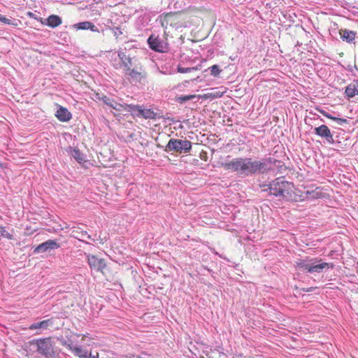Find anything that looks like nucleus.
I'll return each instance as SVG.
<instances>
[{
  "label": "nucleus",
  "instance_id": "1a4fd4ad",
  "mask_svg": "<svg viewBox=\"0 0 358 358\" xmlns=\"http://www.w3.org/2000/svg\"><path fill=\"white\" fill-rule=\"evenodd\" d=\"M134 81L141 82L147 77V73L141 64L134 66L131 70L125 71Z\"/></svg>",
  "mask_w": 358,
  "mask_h": 358
},
{
  "label": "nucleus",
  "instance_id": "a878e982",
  "mask_svg": "<svg viewBox=\"0 0 358 358\" xmlns=\"http://www.w3.org/2000/svg\"><path fill=\"white\" fill-rule=\"evenodd\" d=\"M197 67H182L181 66L178 65L177 66V71L180 73H189L194 71L197 70Z\"/></svg>",
  "mask_w": 358,
  "mask_h": 358
},
{
  "label": "nucleus",
  "instance_id": "58836bf2",
  "mask_svg": "<svg viewBox=\"0 0 358 358\" xmlns=\"http://www.w3.org/2000/svg\"><path fill=\"white\" fill-rule=\"evenodd\" d=\"M28 15L30 17H32V18H34V19H36V15L31 12H29L28 13Z\"/></svg>",
  "mask_w": 358,
  "mask_h": 358
},
{
  "label": "nucleus",
  "instance_id": "dca6fc26",
  "mask_svg": "<svg viewBox=\"0 0 358 358\" xmlns=\"http://www.w3.org/2000/svg\"><path fill=\"white\" fill-rule=\"evenodd\" d=\"M103 103L106 105L111 107L112 108H113L117 111H121L122 110H126V106L127 105V104L123 105V104L119 103L116 101L109 98L108 96H107L106 99H103Z\"/></svg>",
  "mask_w": 358,
  "mask_h": 358
},
{
  "label": "nucleus",
  "instance_id": "4be33fe9",
  "mask_svg": "<svg viewBox=\"0 0 358 358\" xmlns=\"http://www.w3.org/2000/svg\"><path fill=\"white\" fill-rule=\"evenodd\" d=\"M71 352L80 358H87L88 351L82 346H74Z\"/></svg>",
  "mask_w": 358,
  "mask_h": 358
},
{
  "label": "nucleus",
  "instance_id": "39448f33",
  "mask_svg": "<svg viewBox=\"0 0 358 358\" xmlns=\"http://www.w3.org/2000/svg\"><path fill=\"white\" fill-rule=\"evenodd\" d=\"M192 150V142L188 140L171 138L166 144L164 151L188 153Z\"/></svg>",
  "mask_w": 358,
  "mask_h": 358
},
{
  "label": "nucleus",
  "instance_id": "2eb2a0df",
  "mask_svg": "<svg viewBox=\"0 0 358 358\" xmlns=\"http://www.w3.org/2000/svg\"><path fill=\"white\" fill-rule=\"evenodd\" d=\"M345 94L348 98L358 95V80H353L345 88Z\"/></svg>",
  "mask_w": 358,
  "mask_h": 358
},
{
  "label": "nucleus",
  "instance_id": "7c9ffc66",
  "mask_svg": "<svg viewBox=\"0 0 358 358\" xmlns=\"http://www.w3.org/2000/svg\"><path fill=\"white\" fill-rule=\"evenodd\" d=\"M58 340L60 341L61 344L63 346L68 348L71 351L72 350V348L74 347L72 345V343H69L67 341L64 339L62 337L61 338H58Z\"/></svg>",
  "mask_w": 358,
  "mask_h": 358
},
{
  "label": "nucleus",
  "instance_id": "cd10ccee",
  "mask_svg": "<svg viewBox=\"0 0 358 358\" xmlns=\"http://www.w3.org/2000/svg\"><path fill=\"white\" fill-rule=\"evenodd\" d=\"M0 237L6 238L8 240H12L13 238V234L6 231L4 227H0Z\"/></svg>",
  "mask_w": 358,
  "mask_h": 358
},
{
  "label": "nucleus",
  "instance_id": "423d86ee",
  "mask_svg": "<svg viewBox=\"0 0 358 358\" xmlns=\"http://www.w3.org/2000/svg\"><path fill=\"white\" fill-rule=\"evenodd\" d=\"M126 111L131 113L134 116L143 117L145 119L155 120L160 117L159 114L154 112L152 110L143 108V106L139 105H127Z\"/></svg>",
  "mask_w": 358,
  "mask_h": 358
},
{
  "label": "nucleus",
  "instance_id": "f03ea898",
  "mask_svg": "<svg viewBox=\"0 0 358 358\" xmlns=\"http://www.w3.org/2000/svg\"><path fill=\"white\" fill-rule=\"evenodd\" d=\"M259 186L264 188L263 192H268L269 195L284 199L286 194L292 192L293 183L285 180L283 178H277L268 184H262Z\"/></svg>",
  "mask_w": 358,
  "mask_h": 358
},
{
  "label": "nucleus",
  "instance_id": "473e14b6",
  "mask_svg": "<svg viewBox=\"0 0 358 358\" xmlns=\"http://www.w3.org/2000/svg\"><path fill=\"white\" fill-rule=\"evenodd\" d=\"M76 231L80 234L81 238H87L89 240H93L90 235H87L86 231Z\"/></svg>",
  "mask_w": 358,
  "mask_h": 358
},
{
  "label": "nucleus",
  "instance_id": "72a5a7b5",
  "mask_svg": "<svg viewBox=\"0 0 358 358\" xmlns=\"http://www.w3.org/2000/svg\"><path fill=\"white\" fill-rule=\"evenodd\" d=\"M95 98L98 100L102 101L103 102V99H106L107 96L104 95L103 93H96Z\"/></svg>",
  "mask_w": 358,
  "mask_h": 358
},
{
  "label": "nucleus",
  "instance_id": "f8f14e48",
  "mask_svg": "<svg viewBox=\"0 0 358 358\" xmlns=\"http://www.w3.org/2000/svg\"><path fill=\"white\" fill-rule=\"evenodd\" d=\"M314 133L318 136L325 138L329 143H334L333 135L329 127L325 124H322L320 127H315L314 129Z\"/></svg>",
  "mask_w": 358,
  "mask_h": 358
},
{
  "label": "nucleus",
  "instance_id": "412c9836",
  "mask_svg": "<svg viewBox=\"0 0 358 358\" xmlns=\"http://www.w3.org/2000/svg\"><path fill=\"white\" fill-rule=\"evenodd\" d=\"M72 157L79 163L82 164L85 162V155L77 148H71Z\"/></svg>",
  "mask_w": 358,
  "mask_h": 358
},
{
  "label": "nucleus",
  "instance_id": "bb28decb",
  "mask_svg": "<svg viewBox=\"0 0 358 358\" xmlns=\"http://www.w3.org/2000/svg\"><path fill=\"white\" fill-rule=\"evenodd\" d=\"M208 69L210 70V74L214 77H218L222 70L220 69V66L217 64H215L210 66Z\"/></svg>",
  "mask_w": 358,
  "mask_h": 358
},
{
  "label": "nucleus",
  "instance_id": "7ed1b4c3",
  "mask_svg": "<svg viewBox=\"0 0 358 358\" xmlns=\"http://www.w3.org/2000/svg\"><path fill=\"white\" fill-rule=\"evenodd\" d=\"M296 267L301 271H306L308 273H323L329 270V268H334L332 263H327L322 262L321 259H311L309 260H300L296 262Z\"/></svg>",
  "mask_w": 358,
  "mask_h": 358
},
{
  "label": "nucleus",
  "instance_id": "9d476101",
  "mask_svg": "<svg viewBox=\"0 0 358 358\" xmlns=\"http://www.w3.org/2000/svg\"><path fill=\"white\" fill-rule=\"evenodd\" d=\"M60 247L59 243L55 240L49 239L47 241L39 244L34 250V253L38 254L52 250L57 249Z\"/></svg>",
  "mask_w": 358,
  "mask_h": 358
},
{
  "label": "nucleus",
  "instance_id": "5701e85b",
  "mask_svg": "<svg viewBox=\"0 0 358 358\" xmlns=\"http://www.w3.org/2000/svg\"><path fill=\"white\" fill-rule=\"evenodd\" d=\"M0 22H1L4 24H8L13 27H17L20 24V20L13 17L7 18L5 16H3L2 15H0Z\"/></svg>",
  "mask_w": 358,
  "mask_h": 358
},
{
  "label": "nucleus",
  "instance_id": "c9c22d12",
  "mask_svg": "<svg viewBox=\"0 0 358 358\" xmlns=\"http://www.w3.org/2000/svg\"><path fill=\"white\" fill-rule=\"evenodd\" d=\"M89 29L94 32H99V29L92 23L90 22V27H89Z\"/></svg>",
  "mask_w": 358,
  "mask_h": 358
},
{
  "label": "nucleus",
  "instance_id": "ddd939ff",
  "mask_svg": "<svg viewBox=\"0 0 358 358\" xmlns=\"http://www.w3.org/2000/svg\"><path fill=\"white\" fill-rule=\"evenodd\" d=\"M41 21L42 24H46L51 28H56L62 22V18L57 15H51L45 19L44 22L42 20Z\"/></svg>",
  "mask_w": 358,
  "mask_h": 358
},
{
  "label": "nucleus",
  "instance_id": "c85d7f7f",
  "mask_svg": "<svg viewBox=\"0 0 358 358\" xmlns=\"http://www.w3.org/2000/svg\"><path fill=\"white\" fill-rule=\"evenodd\" d=\"M274 166L278 170V171L280 173H284L287 170V167L285 165V163L282 161L279 160V164H275Z\"/></svg>",
  "mask_w": 358,
  "mask_h": 358
},
{
  "label": "nucleus",
  "instance_id": "a211bd4d",
  "mask_svg": "<svg viewBox=\"0 0 358 358\" xmlns=\"http://www.w3.org/2000/svg\"><path fill=\"white\" fill-rule=\"evenodd\" d=\"M306 198L310 200L317 199L322 197V192L321 191L320 187H317L313 190L309 191L307 190L305 192Z\"/></svg>",
  "mask_w": 358,
  "mask_h": 358
},
{
  "label": "nucleus",
  "instance_id": "0eeeda50",
  "mask_svg": "<svg viewBox=\"0 0 358 358\" xmlns=\"http://www.w3.org/2000/svg\"><path fill=\"white\" fill-rule=\"evenodd\" d=\"M87 260L91 271L100 272L102 274L105 273V269L107 266L105 259L99 258L96 255L88 254L87 255Z\"/></svg>",
  "mask_w": 358,
  "mask_h": 358
},
{
  "label": "nucleus",
  "instance_id": "b1692460",
  "mask_svg": "<svg viewBox=\"0 0 358 358\" xmlns=\"http://www.w3.org/2000/svg\"><path fill=\"white\" fill-rule=\"evenodd\" d=\"M196 94H189V95H181L179 96H176L175 100L176 102L182 104L185 103L186 101L192 100L193 99L196 98Z\"/></svg>",
  "mask_w": 358,
  "mask_h": 358
},
{
  "label": "nucleus",
  "instance_id": "20e7f679",
  "mask_svg": "<svg viewBox=\"0 0 358 358\" xmlns=\"http://www.w3.org/2000/svg\"><path fill=\"white\" fill-rule=\"evenodd\" d=\"M31 345L36 347V352L45 358H60L59 353L55 350V343L50 337L34 339L29 341Z\"/></svg>",
  "mask_w": 358,
  "mask_h": 358
},
{
  "label": "nucleus",
  "instance_id": "2f4dec72",
  "mask_svg": "<svg viewBox=\"0 0 358 358\" xmlns=\"http://www.w3.org/2000/svg\"><path fill=\"white\" fill-rule=\"evenodd\" d=\"M332 120L336 121L340 125H342L343 124L347 122V120L346 119L336 117H333Z\"/></svg>",
  "mask_w": 358,
  "mask_h": 358
},
{
  "label": "nucleus",
  "instance_id": "a19ab883",
  "mask_svg": "<svg viewBox=\"0 0 358 358\" xmlns=\"http://www.w3.org/2000/svg\"><path fill=\"white\" fill-rule=\"evenodd\" d=\"M1 166V163L0 162V167Z\"/></svg>",
  "mask_w": 358,
  "mask_h": 358
},
{
  "label": "nucleus",
  "instance_id": "6ab92c4d",
  "mask_svg": "<svg viewBox=\"0 0 358 358\" xmlns=\"http://www.w3.org/2000/svg\"><path fill=\"white\" fill-rule=\"evenodd\" d=\"M173 16V15L171 13L161 15L157 18V22H159L162 27L167 29V27L169 24V22Z\"/></svg>",
  "mask_w": 358,
  "mask_h": 358
},
{
  "label": "nucleus",
  "instance_id": "6e6552de",
  "mask_svg": "<svg viewBox=\"0 0 358 358\" xmlns=\"http://www.w3.org/2000/svg\"><path fill=\"white\" fill-rule=\"evenodd\" d=\"M148 43L150 49L159 52H166L169 50L168 43L159 36L151 35L148 39Z\"/></svg>",
  "mask_w": 358,
  "mask_h": 358
},
{
  "label": "nucleus",
  "instance_id": "393cba45",
  "mask_svg": "<svg viewBox=\"0 0 358 358\" xmlns=\"http://www.w3.org/2000/svg\"><path fill=\"white\" fill-rule=\"evenodd\" d=\"M73 27H75L77 29H89V27H90V21H85L82 22H79L77 24H73Z\"/></svg>",
  "mask_w": 358,
  "mask_h": 358
},
{
  "label": "nucleus",
  "instance_id": "4c0bfd02",
  "mask_svg": "<svg viewBox=\"0 0 358 358\" xmlns=\"http://www.w3.org/2000/svg\"><path fill=\"white\" fill-rule=\"evenodd\" d=\"M314 289H315V287H308V288H306V289L303 288V290L304 292H312V291H313Z\"/></svg>",
  "mask_w": 358,
  "mask_h": 358
},
{
  "label": "nucleus",
  "instance_id": "aec40b11",
  "mask_svg": "<svg viewBox=\"0 0 358 358\" xmlns=\"http://www.w3.org/2000/svg\"><path fill=\"white\" fill-rule=\"evenodd\" d=\"M341 38L348 43H351L355 40V32L348 29L340 30Z\"/></svg>",
  "mask_w": 358,
  "mask_h": 358
},
{
  "label": "nucleus",
  "instance_id": "4468645a",
  "mask_svg": "<svg viewBox=\"0 0 358 358\" xmlns=\"http://www.w3.org/2000/svg\"><path fill=\"white\" fill-rule=\"evenodd\" d=\"M55 116L61 122H68L72 117V115L69 110L63 106L58 108Z\"/></svg>",
  "mask_w": 358,
  "mask_h": 358
},
{
  "label": "nucleus",
  "instance_id": "f257e3e1",
  "mask_svg": "<svg viewBox=\"0 0 358 358\" xmlns=\"http://www.w3.org/2000/svg\"><path fill=\"white\" fill-rule=\"evenodd\" d=\"M279 160L268 157L265 161L252 160L250 157H236L231 161L222 162L221 166L226 171L236 172L238 175L249 176L255 174L267 173L273 170L267 164L274 166Z\"/></svg>",
  "mask_w": 358,
  "mask_h": 358
},
{
  "label": "nucleus",
  "instance_id": "c756f323",
  "mask_svg": "<svg viewBox=\"0 0 358 358\" xmlns=\"http://www.w3.org/2000/svg\"><path fill=\"white\" fill-rule=\"evenodd\" d=\"M110 29L113 31L114 36L116 37V38H117L120 36H121L123 34L122 29L120 27H114Z\"/></svg>",
  "mask_w": 358,
  "mask_h": 358
},
{
  "label": "nucleus",
  "instance_id": "f704fd0d",
  "mask_svg": "<svg viewBox=\"0 0 358 358\" xmlns=\"http://www.w3.org/2000/svg\"><path fill=\"white\" fill-rule=\"evenodd\" d=\"M318 111L322 114L323 115L324 117L329 118V119H331L332 120L333 117L331 115H330L329 113H328L327 111H325L324 110H322V109H318Z\"/></svg>",
  "mask_w": 358,
  "mask_h": 358
},
{
  "label": "nucleus",
  "instance_id": "ea45409f",
  "mask_svg": "<svg viewBox=\"0 0 358 358\" xmlns=\"http://www.w3.org/2000/svg\"><path fill=\"white\" fill-rule=\"evenodd\" d=\"M208 97H217V96L212 95V93H210L209 95L207 96Z\"/></svg>",
  "mask_w": 358,
  "mask_h": 358
},
{
  "label": "nucleus",
  "instance_id": "9b49d317",
  "mask_svg": "<svg viewBox=\"0 0 358 358\" xmlns=\"http://www.w3.org/2000/svg\"><path fill=\"white\" fill-rule=\"evenodd\" d=\"M117 56L121 62L120 65L124 68L125 71L131 70V68L137 65L135 63L134 58L129 57L123 51L119 50L117 52Z\"/></svg>",
  "mask_w": 358,
  "mask_h": 358
},
{
  "label": "nucleus",
  "instance_id": "e433bc0d",
  "mask_svg": "<svg viewBox=\"0 0 358 358\" xmlns=\"http://www.w3.org/2000/svg\"><path fill=\"white\" fill-rule=\"evenodd\" d=\"M87 358H99V353L96 352L95 355L92 354L91 352H88Z\"/></svg>",
  "mask_w": 358,
  "mask_h": 358
},
{
  "label": "nucleus",
  "instance_id": "f3484780",
  "mask_svg": "<svg viewBox=\"0 0 358 358\" xmlns=\"http://www.w3.org/2000/svg\"><path fill=\"white\" fill-rule=\"evenodd\" d=\"M53 324V321L50 319L37 322L31 324L29 327V329H47L48 327Z\"/></svg>",
  "mask_w": 358,
  "mask_h": 358
}]
</instances>
